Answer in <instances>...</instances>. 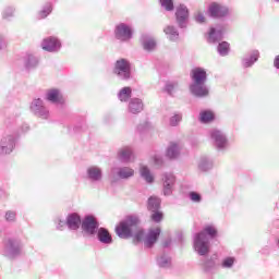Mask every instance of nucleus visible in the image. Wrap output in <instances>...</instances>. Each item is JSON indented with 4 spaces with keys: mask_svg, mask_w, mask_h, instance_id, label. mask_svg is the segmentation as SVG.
I'll return each mask as SVG.
<instances>
[{
    "mask_svg": "<svg viewBox=\"0 0 279 279\" xmlns=\"http://www.w3.org/2000/svg\"><path fill=\"white\" fill-rule=\"evenodd\" d=\"M141 219L136 215L126 216L117 227L116 234L120 239L134 238L135 241L141 242L145 239V231L141 229Z\"/></svg>",
    "mask_w": 279,
    "mask_h": 279,
    "instance_id": "1",
    "label": "nucleus"
},
{
    "mask_svg": "<svg viewBox=\"0 0 279 279\" xmlns=\"http://www.w3.org/2000/svg\"><path fill=\"white\" fill-rule=\"evenodd\" d=\"M217 227L215 225H206L203 230L193 238L194 252L198 256H208L210 254V242L217 239Z\"/></svg>",
    "mask_w": 279,
    "mask_h": 279,
    "instance_id": "2",
    "label": "nucleus"
},
{
    "mask_svg": "<svg viewBox=\"0 0 279 279\" xmlns=\"http://www.w3.org/2000/svg\"><path fill=\"white\" fill-rule=\"evenodd\" d=\"M1 254L11 260L19 258L23 254V242L16 238H9L4 241Z\"/></svg>",
    "mask_w": 279,
    "mask_h": 279,
    "instance_id": "3",
    "label": "nucleus"
},
{
    "mask_svg": "<svg viewBox=\"0 0 279 279\" xmlns=\"http://www.w3.org/2000/svg\"><path fill=\"white\" fill-rule=\"evenodd\" d=\"M113 73L119 80H130L132 77V64L126 59L116 61Z\"/></svg>",
    "mask_w": 279,
    "mask_h": 279,
    "instance_id": "4",
    "label": "nucleus"
},
{
    "mask_svg": "<svg viewBox=\"0 0 279 279\" xmlns=\"http://www.w3.org/2000/svg\"><path fill=\"white\" fill-rule=\"evenodd\" d=\"M209 136L214 147H216L218 151H222V149L228 148V136H226L223 131L213 129L209 131Z\"/></svg>",
    "mask_w": 279,
    "mask_h": 279,
    "instance_id": "5",
    "label": "nucleus"
},
{
    "mask_svg": "<svg viewBox=\"0 0 279 279\" xmlns=\"http://www.w3.org/2000/svg\"><path fill=\"white\" fill-rule=\"evenodd\" d=\"M162 193L166 197L173 194L175 189V174L171 172H165L161 174Z\"/></svg>",
    "mask_w": 279,
    "mask_h": 279,
    "instance_id": "6",
    "label": "nucleus"
},
{
    "mask_svg": "<svg viewBox=\"0 0 279 279\" xmlns=\"http://www.w3.org/2000/svg\"><path fill=\"white\" fill-rule=\"evenodd\" d=\"M132 26L125 23H120L116 26L114 36L117 40H120L121 43H128V40H132Z\"/></svg>",
    "mask_w": 279,
    "mask_h": 279,
    "instance_id": "7",
    "label": "nucleus"
},
{
    "mask_svg": "<svg viewBox=\"0 0 279 279\" xmlns=\"http://www.w3.org/2000/svg\"><path fill=\"white\" fill-rule=\"evenodd\" d=\"M81 226L84 234H87V236H94V234H97V230H99V222L93 216H86Z\"/></svg>",
    "mask_w": 279,
    "mask_h": 279,
    "instance_id": "8",
    "label": "nucleus"
},
{
    "mask_svg": "<svg viewBox=\"0 0 279 279\" xmlns=\"http://www.w3.org/2000/svg\"><path fill=\"white\" fill-rule=\"evenodd\" d=\"M16 147V137L14 135H3L0 140V154L7 156L12 154Z\"/></svg>",
    "mask_w": 279,
    "mask_h": 279,
    "instance_id": "9",
    "label": "nucleus"
},
{
    "mask_svg": "<svg viewBox=\"0 0 279 279\" xmlns=\"http://www.w3.org/2000/svg\"><path fill=\"white\" fill-rule=\"evenodd\" d=\"M31 112L36 117H40V119H49V110L45 106V102L40 98H35L31 102Z\"/></svg>",
    "mask_w": 279,
    "mask_h": 279,
    "instance_id": "10",
    "label": "nucleus"
},
{
    "mask_svg": "<svg viewBox=\"0 0 279 279\" xmlns=\"http://www.w3.org/2000/svg\"><path fill=\"white\" fill-rule=\"evenodd\" d=\"M41 49L48 51L49 53H58L62 49V43L58 37H47L41 41Z\"/></svg>",
    "mask_w": 279,
    "mask_h": 279,
    "instance_id": "11",
    "label": "nucleus"
},
{
    "mask_svg": "<svg viewBox=\"0 0 279 279\" xmlns=\"http://www.w3.org/2000/svg\"><path fill=\"white\" fill-rule=\"evenodd\" d=\"M111 174L120 180H130V178H134V169L128 166L113 167Z\"/></svg>",
    "mask_w": 279,
    "mask_h": 279,
    "instance_id": "12",
    "label": "nucleus"
},
{
    "mask_svg": "<svg viewBox=\"0 0 279 279\" xmlns=\"http://www.w3.org/2000/svg\"><path fill=\"white\" fill-rule=\"evenodd\" d=\"M117 158L119 162L130 165V162H134V150L130 146H124L118 150Z\"/></svg>",
    "mask_w": 279,
    "mask_h": 279,
    "instance_id": "13",
    "label": "nucleus"
},
{
    "mask_svg": "<svg viewBox=\"0 0 279 279\" xmlns=\"http://www.w3.org/2000/svg\"><path fill=\"white\" fill-rule=\"evenodd\" d=\"M175 19L179 27H186L189 24V8H186L184 4L177 7Z\"/></svg>",
    "mask_w": 279,
    "mask_h": 279,
    "instance_id": "14",
    "label": "nucleus"
},
{
    "mask_svg": "<svg viewBox=\"0 0 279 279\" xmlns=\"http://www.w3.org/2000/svg\"><path fill=\"white\" fill-rule=\"evenodd\" d=\"M190 93H192L194 97L202 99L208 97L210 90L208 89V86H206V83H192L190 85Z\"/></svg>",
    "mask_w": 279,
    "mask_h": 279,
    "instance_id": "15",
    "label": "nucleus"
},
{
    "mask_svg": "<svg viewBox=\"0 0 279 279\" xmlns=\"http://www.w3.org/2000/svg\"><path fill=\"white\" fill-rule=\"evenodd\" d=\"M208 11H209L210 16H213L214 19H221L223 16H228V14L230 12L228 10V7L219 4L217 2H213L209 5Z\"/></svg>",
    "mask_w": 279,
    "mask_h": 279,
    "instance_id": "16",
    "label": "nucleus"
},
{
    "mask_svg": "<svg viewBox=\"0 0 279 279\" xmlns=\"http://www.w3.org/2000/svg\"><path fill=\"white\" fill-rule=\"evenodd\" d=\"M86 175L89 182H101L104 179V171L97 166H90L86 170Z\"/></svg>",
    "mask_w": 279,
    "mask_h": 279,
    "instance_id": "17",
    "label": "nucleus"
},
{
    "mask_svg": "<svg viewBox=\"0 0 279 279\" xmlns=\"http://www.w3.org/2000/svg\"><path fill=\"white\" fill-rule=\"evenodd\" d=\"M46 99L50 101L51 104H57L62 106L64 104L65 99L64 96L62 95V92L60 89H49L46 94Z\"/></svg>",
    "mask_w": 279,
    "mask_h": 279,
    "instance_id": "18",
    "label": "nucleus"
},
{
    "mask_svg": "<svg viewBox=\"0 0 279 279\" xmlns=\"http://www.w3.org/2000/svg\"><path fill=\"white\" fill-rule=\"evenodd\" d=\"M181 151L182 144L180 142H171L166 150V156L170 160H175V158L180 157Z\"/></svg>",
    "mask_w": 279,
    "mask_h": 279,
    "instance_id": "19",
    "label": "nucleus"
},
{
    "mask_svg": "<svg viewBox=\"0 0 279 279\" xmlns=\"http://www.w3.org/2000/svg\"><path fill=\"white\" fill-rule=\"evenodd\" d=\"M145 104L141 98H131L128 105V112L130 114H141V111L144 110Z\"/></svg>",
    "mask_w": 279,
    "mask_h": 279,
    "instance_id": "20",
    "label": "nucleus"
},
{
    "mask_svg": "<svg viewBox=\"0 0 279 279\" xmlns=\"http://www.w3.org/2000/svg\"><path fill=\"white\" fill-rule=\"evenodd\" d=\"M207 80L208 75L206 74V70L202 68L192 70V84H206Z\"/></svg>",
    "mask_w": 279,
    "mask_h": 279,
    "instance_id": "21",
    "label": "nucleus"
},
{
    "mask_svg": "<svg viewBox=\"0 0 279 279\" xmlns=\"http://www.w3.org/2000/svg\"><path fill=\"white\" fill-rule=\"evenodd\" d=\"M158 236H160V228L150 229L144 239L145 247H154V244L158 241Z\"/></svg>",
    "mask_w": 279,
    "mask_h": 279,
    "instance_id": "22",
    "label": "nucleus"
},
{
    "mask_svg": "<svg viewBox=\"0 0 279 279\" xmlns=\"http://www.w3.org/2000/svg\"><path fill=\"white\" fill-rule=\"evenodd\" d=\"M222 38H223L222 26H216L210 28L207 37L208 43H213V44L219 43V40H222Z\"/></svg>",
    "mask_w": 279,
    "mask_h": 279,
    "instance_id": "23",
    "label": "nucleus"
},
{
    "mask_svg": "<svg viewBox=\"0 0 279 279\" xmlns=\"http://www.w3.org/2000/svg\"><path fill=\"white\" fill-rule=\"evenodd\" d=\"M66 226L69 230H80L82 218L75 213L69 214L66 217Z\"/></svg>",
    "mask_w": 279,
    "mask_h": 279,
    "instance_id": "24",
    "label": "nucleus"
},
{
    "mask_svg": "<svg viewBox=\"0 0 279 279\" xmlns=\"http://www.w3.org/2000/svg\"><path fill=\"white\" fill-rule=\"evenodd\" d=\"M259 53L258 50H253L242 60V65L244 69H250L255 62H258Z\"/></svg>",
    "mask_w": 279,
    "mask_h": 279,
    "instance_id": "25",
    "label": "nucleus"
},
{
    "mask_svg": "<svg viewBox=\"0 0 279 279\" xmlns=\"http://www.w3.org/2000/svg\"><path fill=\"white\" fill-rule=\"evenodd\" d=\"M97 239L104 245H110L112 243V235L106 228L98 229Z\"/></svg>",
    "mask_w": 279,
    "mask_h": 279,
    "instance_id": "26",
    "label": "nucleus"
},
{
    "mask_svg": "<svg viewBox=\"0 0 279 279\" xmlns=\"http://www.w3.org/2000/svg\"><path fill=\"white\" fill-rule=\"evenodd\" d=\"M157 265L160 269H171V265H173L171 256L166 253H161L157 257Z\"/></svg>",
    "mask_w": 279,
    "mask_h": 279,
    "instance_id": "27",
    "label": "nucleus"
},
{
    "mask_svg": "<svg viewBox=\"0 0 279 279\" xmlns=\"http://www.w3.org/2000/svg\"><path fill=\"white\" fill-rule=\"evenodd\" d=\"M24 66L27 71H32V69H36V66H38V58L34 54H27L24 58Z\"/></svg>",
    "mask_w": 279,
    "mask_h": 279,
    "instance_id": "28",
    "label": "nucleus"
},
{
    "mask_svg": "<svg viewBox=\"0 0 279 279\" xmlns=\"http://www.w3.org/2000/svg\"><path fill=\"white\" fill-rule=\"evenodd\" d=\"M140 175L147 182V184H153L154 182V174H151V170L147 166L140 167Z\"/></svg>",
    "mask_w": 279,
    "mask_h": 279,
    "instance_id": "29",
    "label": "nucleus"
},
{
    "mask_svg": "<svg viewBox=\"0 0 279 279\" xmlns=\"http://www.w3.org/2000/svg\"><path fill=\"white\" fill-rule=\"evenodd\" d=\"M142 45L145 51H154L156 49V40L147 35L142 36Z\"/></svg>",
    "mask_w": 279,
    "mask_h": 279,
    "instance_id": "30",
    "label": "nucleus"
},
{
    "mask_svg": "<svg viewBox=\"0 0 279 279\" xmlns=\"http://www.w3.org/2000/svg\"><path fill=\"white\" fill-rule=\"evenodd\" d=\"M163 32L172 43H175V40L180 38V33H178V28H175V26L169 25L163 29Z\"/></svg>",
    "mask_w": 279,
    "mask_h": 279,
    "instance_id": "31",
    "label": "nucleus"
},
{
    "mask_svg": "<svg viewBox=\"0 0 279 279\" xmlns=\"http://www.w3.org/2000/svg\"><path fill=\"white\" fill-rule=\"evenodd\" d=\"M131 98H132V87H123L118 93V99L120 101L126 102V101H130Z\"/></svg>",
    "mask_w": 279,
    "mask_h": 279,
    "instance_id": "32",
    "label": "nucleus"
},
{
    "mask_svg": "<svg viewBox=\"0 0 279 279\" xmlns=\"http://www.w3.org/2000/svg\"><path fill=\"white\" fill-rule=\"evenodd\" d=\"M160 198L156 196H150L148 198V210L151 213H156V210H160Z\"/></svg>",
    "mask_w": 279,
    "mask_h": 279,
    "instance_id": "33",
    "label": "nucleus"
},
{
    "mask_svg": "<svg viewBox=\"0 0 279 279\" xmlns=\"http://www.w3.org/2000/svg\"><path fill=\"white\" fill-rule=\"evenodd\" d=\"M201 123H210V121H215V113L210 110H205L199 113Z\"/></svg>",
    "mask_w": 279,
    "mask_h": 279,
    "instance_id": "34",
    "label": "nucleus"
},
{
    "mask_svg": "<svg viewBox=\"0 0 279 279\" xmlns=\"http://www.w3.org/2000/svg\"><path fill=\"white\" fill-rule=\"evenodd\" d=\"M236 263V257L228 256L222 258L220 267L222 269H232Z\"/></svg>",
    "mask_w": 279,
    "mask_h": 279,
    "instance_id": "35",
    "label": "nucleus"
},
{
    "mask_svg": "<svg viewBox=\"0 0 279 279\" xmlns=\"http://www.w3.org/2000/svg\"><path fill=\"white\" fill-rule=\"evenodd\" d=\"M202 266L205 271L210 272L214 269H217V262H215V258L210 257L203 262Z\"/></svg>",
    "mask_w": 279,
    "mask_h": 279,
    "instance_id": "36",
    "label": "nucleus"
},
{
    "mask_svg": "<svg viewBox=\"0 0 279 279\" xmlns=\"http://www.w3.org/2000/svg\"><path fill=\"white\" fill-rule=\"evenodd\" d=\"M211 168H213V160L206 157L201 159L198 163V169H201V171H210Z\"/></svg>",
    "mask_w": 279,
    "mask_h": 279,
    "instance_id": "37",
    "label": "nucleus"
},
{
    "mask_svg": "<svg viewBox=\"0 0 279 279\" xmlns=\"http://www.w3.org/2000/svg\"><path fill=\"white\" fill-rule=\"evenodd\" d=\"M217 49L220 56H228V53H230V44L228 41H222L218 45Z\"/></svg>",
    "mask_w": 279,
    "mask_h": 279,
    "instance_id": "38",
    "label": "nucleus"
},
{
    "mask_svg": "<svg viewBox=\"0 0 279 279\" xmlns=\"http://www.w3.org/2000/svg\"><path fill=\"white\" fill-rule=\"evenodd\" d=\"M52 10H53V7H51V3L50 2L46 3V5L39 12V15H38L39 19H47V16L51 14Z\"/></svg>",
    "mask_w": 279,
    "mask_h": 279,
    "instance_id": "39",
    "label": "nucleus"
},
{
    "mask_svg": "<svg viewBox=\"0 0 279 279\" xmlns=\"http://www.w3.org/2000/svg\"><path fill=\"white\" fill-rule=\"evenodd\" d=\"M4 219L5 221H8L9 223H14V221H16V211L14 210H8L4 215Z\"/></svg>",
    "mask_w": 279,
    "mask_h": 279,
    "instance_id": "40",
    "label": "nucleus"
},
{
    "mask_svg": "<svg viewBox=\"0 0 279 279\" xmlns=\"http://www.w3.org/2000/svg\"><path fill=\"white\" fill-rule=\"evenodd\" d=\"M182 121V114H180V113H177V114H174V116H172L171 118H170V125L172 126V128H175V126H178V125H180V122Z\"/></svg>",
    "mask_w": 279,
    "mask_h": 279,
    "instance_id": "41",
    "label": "nucleus"
},
{
    "mask_svg": "<svg viewBox=\"0 0 279 279\" xmlns=\"http://www.w3.org/2000/svg\"><path fill=\"white\" fill-rule=\"evenodd\" d=\"M161 8H165L167 12L173 11V0H160Z\"/></svg>",
    "mask_w": 279,
    "mask_h": 279,
    "instance_id": "42",
    "label": "nucleus"
},
{
    "mask_svg": "<svg viewBox=\"0 0 279 279\" xmlns=\"http://www.w3.org/2000/svg\"><path fill=\"white\" fill-rule=\"evenodd\" d=\"M189 197L194 204H199L202 202V195L197 192H190Z\"/></svg>",
    "mask_w": 279,
    "mask_h": 279,
    "instance_id": "43",
    "label": "nucleus"
},
{
    "mask_svg": "<svg viewBox=\"0 0 279 279\" xmlns=\"http://www.w3.org/2000/svg\"><path fill=\"white\" fill-rule=\"evenodd\" d=\"M175 88H178V84L175 82H169L166 84V93H168V95H173V90H175Z\"/></svg>",
    "mask_w": 279,
    "mask_h": 279,
    "instance_id": "44",
    "label": "nucleus"
},
{
    "mask_svg": "<svg viewBox=\"0 0 279 279\" xmlns=\"http://www.w3.org/2000/svg\"><path fill=\"white\" fill-rule=\"evenodd\" d=\"M151 219L155 223H160L162 221V213L160 210L153 211Z\"/></svg>",
    "mask_w": 279,
    "mask_h": 279,
    "instance_id": "45",
    "label": "nucleus"
},
{
    "mask_svg": "<svg viewBox=\"0 0 279 279\" xmlns=\"http://www.w3.org/2000/svg\"><path fill=\"white\" fill-rule=\"evenodd\" d=\"M153 162H154V165H156V167H162V162H163L162 155L155 154L153 156Z\"/></svg>",
    "mask_w": 279,
    "mask_h": 279,
    "instance_id": "46",
    "label": "nucleus"
},
{
    "mask_svg": "<svg viewBox=\"0 0 279 279\" xmlns=\"http://www.w3.org/2000/svg\"><path fill=\"white\" fill-rule=\"evenodd\" d=\"M3 19H12L14 16V8L8 7L2 14Z\"/></svg>",
    "mask_w": 279,
    "mask_h": 279,
    "instance_id": "47",
    "label": "nucleus"
},
{
    "mask_svg": "<svg viewBox=\"0 0 279 279\" xmlns=\"http://www.w3.org/2000/svg\"><path fill=\"white\" fill-rule=\"evenodd\" d=\"M54 223H57V230H60V231L64 230V228L66 226V221H64V220H62L60 218H57L54 220Z\"/></svg>",
    "mask_w": 279,
    "mask_h": 279,
    "instance_id": "48",
    "label": "nucleus"
},
{
    "mask_svg": "<svg viewBox=\"0 0 279 279\" xmlns=\"http://www.w3.org/2000/svg\"><path fill=\"white\" fill-rule=\"evenodd\" d=\"M5 47H8V41L5 40V36L0 33V51L5 49Z\"/></svg>",
    "mask_w": 279,
    "mask_h": 279,
    "instance_id": "49",
    "label": "nucleus"
},
{
    "mask_svg": "<svg viewBox=\"0 0 279 279\" xmlns=\"http://www.w3.org/2000/svg\"><path fill=\"white\" fill-rule=\"evenodd\" d=\"M195 21H196V23H204L205 21H206V17L204 16V13H197L196 15H195Z\"/></svg>",
    "mask_w": 279,
    "mask_h": 279,
    "instance_id": "50",
    "label": "nucleus"
},
{
    "mask_svg": "<svg viewBox=\"0 0 279 279\" xmlns=\"http://www.w3.org/2000/svg\"><path fill=\"white\" fill-rule=\"evenodd\" d=\"M274 66H275V69L279 70V54L276 56L275 59H274Z\"/></svg>",
    "mask_w": 279,
    "mask_h": 279,
    "instance_id": "51",
    "label": "nucleus"
},
{
    "mask_svg": "<svg viewBox=\"0 0 279 279\" xmlns=\"http://www.w3.org/2000/svg\"><path fill=\"white\" fill-rule=\"evenodd\" d=\"M163 247H170L171 245V239H167L166 241H163Z\"/></svg>",
    "mask_w": 279,
    "mask_h": 279,
    "instance_id": "52",
    "label": "nucleus"
},
{
    "mask_svg": "<svg viewBox=\"0 0 279 279\" xmlns=\"http://www.w3.org/2000/svg\"><path fill=\"white\" fill-rule=\"evenodd\" d=\"M29 130V126L27 124L24 125V132H27Z\"/></svg>",
    "mask_w": 279,
    "mask_h": 279,
    "instance_id": "53",
    "label": "nucleus"
},
{
    "mask_svg": "<svg viewBox=\"0 0 279 279\" xmlns=\"http://www.w3.org/2000/svg\"><path fill=\"white\" fill-rule=\"evenodd\" d=\"M137 130H138L140 132H143V129H141V125L137 126Z\"/></svg>",
    "mask_w": 279,
    "mask_h": 279,
    "instance_id": "54",
    "label": "nucleus"
},
{
    "mask_svg": "<svg viewBox=\"0 0 279 279\" xmlns=\"http://www.w3.org/2000/svg\"><path fill=\"white\" fill-rule=\"evenodd\" d=\"M277 3H279V0H275Z\"/></svg>",
    "mask_w": 279,
    "mask_h": 279,
    "instance_id": "55",
    "label": "nucleus"
}]
</instances>
